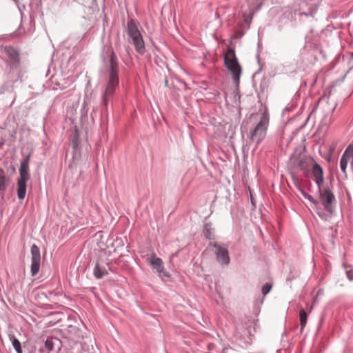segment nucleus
I'll use <instances>...</instances> for the list:
<instances>
[{"mask_svg":"<svg viewBox=\"0 0 353 353\" xmlns=\"http://www.w3.org/2000/svg\"><path fill=\"white\" fill-rule=\"evenodd\" d=\"M117 56L114 52H112L110 55V66L109 72V77L104 93L103 94L102 103L105 106H107L109 100L113 96L116 88L119 85V76H118V64L117 62Z\"/></svg>","mask_w":353,"mask_h":353,"instance_id":"nucleus-1","label":"nucleus"},{"mask_svg":"<svg viewBox=\"0 0 353 353\" xmlns=\"http://www.w3.org/2000/svg\"><path fill=\"white\" fill-rule=\"evenodd\" d=\"M30 154L21 162L19 168V178L17 181V196L20 200H23L26 194V183L30 179L29 161Z\"/></svg>","mask_w":353,"mask_h":353,"instance_id":"nucleus-2","label":"nucleus"},{"mask_svg":"<svg viewBox=\"0 0 353 353\" xmlns=\"http://www.w3.org/2000/svg\"><path fill=\"white\" fill-rule=\"evenodd\" d=\"M225 65L228 70L232 74L234 82L238 85L239 83L240 76L241 74V68L239 65L233 49L229 48L224 57Z\"/></svg>","mask_w":353,"mask_h":353,"instance_id":"nucleus-3","label":"nucleus"},{"mask_svg":"<svg viewBox=\"0 0 353 353\" xmlns=\"http://www.w3.org/2000/svg\"><path fill=\"white\" fill-rule=\"evenodd\" d=\"M127 31L128 36L132 41L136 51L140 54H143L145 51V43L138 28L137 23L134 20H130L128 22Z\"/></svg>","mask_w":353,"mask_h":353,"instance_id":"nucleus-4","label":"nucleus"},{"mask_svg":"<svg viewBox=\"0 0 353 353\" xmlns=\"http://www.w3.org/2000/svg\"><path fill=\"white\" fill-rule=\"evenodd\" d=\"M268 125V117L265 114L261 117L259 122L250 132V139L252 141L259 143L266 135Z\"/></svg>","mask_w":353,"mask_h":353,"instance_id":"nucleus-5","label":"nucleus"},{"mask_svg":"<svg viewBox=\"0 0 353 353\" xmlns=\"http://www.w3.org/2000/svg\"><path fill=\"white\" fill-rule=\"evenodd\" d=\"M31 274L35 276L39 271L41 263L40 250L35 244L31 247Z\"/></svg>","mask_w":353,"mask_h":353,"instance_id":"nucleus-6","label":"nucleus"},{"mask_svg":"<svg viewBox=\"0 0 353 353\" xmlns=\"http://www.w3.org/2000/svg\"><path fill=\"white\" fill-rule=\"evenodd\" d=\"M348 162L353 165V144H350L347 147L341 159L340 168L344 174L347 172Z\"/></svg>","mask_w":353,"mask_h":353,"instance_id":"nucleus-7","label":"nucleus"},{"mask_svg":"<svg viewBox=\"0 0 353 353\" xmlns=\"http://www.w3.org/2000/svg\"><path fill=\"white\" fill-rule=\"evenodd\" d=\"M320 199L325 209L327 211L332 212V204L335 200V196L333 193L329 189H325L323 191H320Z\"/></svg>","mask_w":353,"mask_h":353,"instance_id":"nucleus-8","label":"nucleus"},{"mask_svg":"<svg viewBox=\"0 0 353 353\" xmlns=\"http://www.w3.org/2000/svg\"><path fill=\"white\" fill-rule=\"evenodd\" d=\"M315 163V161L312 157L304 156L299 160L298 166L303 172L305 176H309L310 170L312 169Z\"/></svg>","mask_w":353,"mask_h":353,"instance_id":"nucleus-9","label":"nucleus"},{"mask_svg":"<svg viewBox=\"0 0 353 353\" xmlns=\"http://www.w3.org/2000/svg\"><path fill=\"white\" fill-rule=\"evenodd\" d=\"M214 247L216 249V254L217 261L222 264H228L230 257L226 248L222 247L217 243H214Z\"/></svg>","mask_w":353,"mask_h":353,"instance_id":"nucleus-10","label":"nucleus"},{"mask_svg":"<svg viewBox=\"0 0 353 353\" xmlns=\"http://www.w3.org/2000/svg\"><path fill=\"white\" fill-rule=\"evenodd\" d=\"M312 173L314 176V181L319 188H320L321 186L324 183V176H323V168L316 163L312 169Z\"/></svg>","mask_w":353,"mask_h":353,"instance_id":"nucleus-11","label":"nucleus"},{"mask_svg":"<svg viewBox=\"0 0 353 353\" xmlns=\"http://www.w3.org/2000/svg\"><path fill=\"white\" fill-rule=\"evenodd\" d=\"M148 261L153 266L154 269L157 270V271L159 273L163 272L164 268L163 265V261L160 258L157 257L156 255L154 254L151 256V257L148 259Z\"/></svg>","mask_w":353,"mask_h":353,"instance_id":"nucleus-12","label":"nucleus"},{"mask_svg":"<svg viewBox=\"0 0 353 353\" xmlns=\"http://www.w3.org/2000/svg\"><path fill=\"white\" fill-rule=\"evenodd\" d=\"M4 52L11 60L14 61H17L19 58L17 51L12 47H5Z\"/></svg>","mask_w":353,"mask_h":353,"instance_id":"nucleus-13","label":"nucleus"},{"mask_svg":"<svg viewBox=\"0 0 353 353\" xmlns=\"http://www.w3.org/2000/svg\"><path fill=\"white\" fill-rule=\"evenodd\" d=\"M108 272L104 267L101 266L98 263L96 264L94 269V274L97 279H101L103 276L106 275Z\"/></svg>","mask_w":353,"mask_h":353,"instance_id":"nucleus-14","label":"nucleus"},{"mask_svg":"<svg viewBox=\"0 0 353 353\" xmlns=\"http://www.w3.org/2000/svg\"><path fill=\"white\" fill-rule=\"evenodd\" d=\"M299 319H300V324H301V330H303L307 323V314L303 309H301L299 312Z\"/></svg>","mask_w":353,"mask_h":353,"instance_id":"nucleus-15","label":"nucleus"},{"mask_svg":"<svg viewBox=\"0 0 353 353\" xmlns=\"http://www.w3.org/2000/svg\"><path fill=\"white\" fill-rule=\"evenodd\" d=\"M6 188V175L2 169H0V190H4Z\"/></svg>","mask_w":353,"mask_h":353,"instance_id":"nucleus-16","label":"nucleus"},{"mask_svg":"<svg viewBox=\"0 0 353 353\" xmlns=\"http://www.w3.org/2000/svg\"><path fill=\"white\" fill-rule=\"evenodd\" d=\"M12 345H13L14 348L18 353H21L22 350H21V343L17 339H14L13 340Z\"/></svg>","mask_w":353,"mask_h":353,"instance_id":"nucleus-17","label":"nucleus"},{"mask_svg":"<svg viewBox=\"0 0 353 353\" xmlns=\"http://www.w3.org/2000/svg\"><path fill=\"white\" fill-rule=\"evenodd\" d=\"M336 147L337 142H333L329 145L328 153L330 154V156H333Z\"/></svg>","mask_w":353,"mask_h":353,"instance_id":"nucleus-18","label":"nucleus"},{"mask_svg":"<svg viewBox=\"0 0 353 353\" xmlns=\"http://www.w3.org/2000/svg\"><path fill=\"white\" fill-rule=\"evenodd\" d=\"M272 289V285L266 283L262 288V293L263 295H266Z\"/></svg>","mask_w":353,"mask_h":353,"instance_id":"nucleus-19","label":"nucleus"},{"mask_svg":"<svg viewBox=\"0 0 353 353\" xmlns=\"http://www.w3.org/2000/svg\"><path fill=\"white\" fill-rule=\"evenodd\" d=\"M303 195L305 199L309 200L314 205H316L317 203V202L314 199V198L311 195H310L305 192H303Z\"/></svg>","mask_w":353,"mask_h":353,"instance_id":"nucleus-20","label":"nucleus"},{"mask_svg":"<svg viewBox=\"0 0 353 353\" xmlns=\"http://www.w3.org/2000/svg\"><path fill=\"white\" fill-rule=\"evenodd\" d=\"M45 345H46V347L47 349H48L49 350H52V347H53V343H52V341L51 340H46V343H45Z\"/></svg>","mask_w":353,"mask_h":353,"instance_id":"nucleus-21","label":"nucleus"},{"mask_svg":"<svg viewBox=\"0 0 353 353\" xmlns=\"http://www.w3.org/2000/svg\"><path fill=\"white\" fill-rule=\"evenodd\" d=\"M346 274L350 280H351V281L353 280V270H346Z\"/></svg>","mask_w":353,"mask_h":353,"instance_id":"nucleus-22","label":"nucleus"},{"mask_svg":"<svg viewBox=\"0 0 353 353\" xmlns=\"http://www.w3.org/2000/svg\"><path fill=\"white\" fill-rule=\"evenodd\" d=\"M205 236L208 237V239L212 238V232L209 229H207L205 230Z\"/></svg>","mask_w":353,"mask_h":353,"instance_id":"nucleus-23","label":"nucleus"},{"mask_svg":"<svg viewBox=\"0 0 353 353\" xmlns=\"http://www.w3.org/2000/svg\"><path fill=\"white\" fill-rule=\"evenodd\" d=\"M332 156H330V154L328 153V156L327 157V161L328 162H330L332 161Z\"/></svg>","mask_w":353,"mask_h":353,"instance_id":"nucleus-24","label":"nucleus"}]
</instances>
